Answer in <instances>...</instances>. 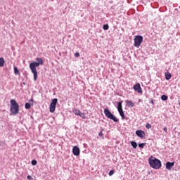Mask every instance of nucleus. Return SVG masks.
Listing matches in <instances>:
<instances>
[{
  "label": "nucleus",
  "mask_w": 180,
  "mask_h": 180,
  "mask_svg": "<svg viewBox=\"0 0 180 180\" xmlns=\"http://www.w3.org/2000/svg\"><path fill=\"white\" fill-rule=\"evenodd\" d=\"M73 113L76 115V116H79L81 113V111L78 109H74Z\"/></svg>",
  "instance_id": "nucleus-16"
},
{
  "label": "nucleus",
  "mask_w": 180,
  "mask_h": 180,
  "mask_svg": "<svg viewBox=\"0 0 180 180\" xmlns=\"http://www.w3.org/2000/svg\"><path fill=\"white\" fill-rule=\"evenodd\" d=\"M75 57H79V53L76 52V53H75Z\"/></svg>",
  "instance_id": "nucleus-26"
},
{
  "label": "nucleus",
  "mask_w": 180,
  "mask_h": 180,
  "mask_svg": "<svg viewBox=\"0 0 180 180\" xmlns=\"http://www.w3.org/2000/svg\"><path fill=\"white\" fill-rule=\"evenodd\" d=\"M146 129H151V124H150L149 123L146 124Z\"/></svg>",
  "instance_id": "nucleus-25"
},
{
  "label": "nucleus",
  "mask_w": 180,
  "mask_h": 180,
  "mask_svg": "<svg viewBox=\"0 0 180 180\" xmlns=\"http://www.w3.org/2000/svg\"><path fill=\"white\" fill-rule=\"evenodd\" d=\"M117 110H118V112H119L122 119H124L125 115H124V112H123V107L122 106V102L118 103Z\"/></svg>",
  "instance_id": "nucleus-7"
},
{
  "label": "nucleus",
  "mask_w": 180,
  "mask_h": 180,
  "mask_svg": "<svg viewBox=\"0 0 180 180\" xmlns=\"http://www.w3.org/2000/svg\"><path fill=\"white\" fill-rule=\"evenodd\" d=\"M134 89L139 94H143V90L141 89V86H140L139 83H138L134 86Z\"/></svg>",
  "instance_id": "nucleus-8"
},
{
  "label": "nucleus",
  "mask_w": 180,
  "mask_h": 180,
  "mask_svg": "<svg viewBox=\"0 0 180 180\" xmlns=\"http://www.w3.org/2000/svg\"><path fill=\"white\" fill-rule=\"evenodd\" d=\"M149 164L151 168H154L155 169H160L161 168V161L157 158H149Z\"/></svg>",
  "instance_id": "nucleus-2"
},
{
  "label": "nucleus",
  "mask_w": 180,
  "mask_h": 180,
  "mask_svg": "<svg viewBox=\"0 0 180 180\" xmlns=\"http://www.w3.org/2000/svg\"><path fill=\"white\" fill-rule=\"evenodd\" d=\"M126 103L128 108H134V103H133L131 101H126Z\"/></svg>",
  "instance_id": "nucleus-13"
},
{
  "label": "nucleus",
  "mask_w": 180,
  "mask_h": 180,
  "mask_svg": "<svg viewBox=\"0 0 180 180\" xmlns=\"http://www.w3.org/2000/svg\"><path fill=\"white\" fill-rule=\"evenodd\" d=\"M103 29L104 30H109V25L108 24H105L103 25Z\"/></svg>",
  "instance_id": "nucleus-21"
},
{
  "label": "nucleus",
  "mask_w": 180,
  "mask_h": 180,
  "mask_svg": "<svg viewBox=\"0 0 180 180\" xmlns=\"http://www.w3.org/2000/svg\"><path fill=\"white\" fill-rule=\"evenodd\" d=\"M79 116H80V117H82V119H86V116H85V113L84 112H80V115Z\"/></svg>",
  "instance_id": "nucleus-20"
},
{
  "label": "nucleus",
  "mask_w": 180,
  "mask_h": 180,
  "mask_svg": "<svg viewBox=\"0 0 180 180\" xmlns=\"http://www.w3.org/2000/svg\"><path fill=\"white\" fill-rule=\"evenodd\" d=\"M141 43H143V36H141V35L136 36L134 39V46L139 49V47L141 46Z\"/></svg>",
  "instance_id": "nucleus-5"
},
{
  "label": "nucleus",
  "mask_w": 180,
  "mask_h": 180,
  "mask_svg": "<svg viewBox=\"0 0 180 180\" xmlns=\"http://www.w3.org/2000/svg\"><path fill=\"white\" fill-rule=\"evenodd\" d=\"M131 145L134 148H137V143H136L135 141H131Z\"/></svg>",
  "instance_id": "nucleus-18"
},
{
  "label": "nucleus",
  "mask_w": 180,
  "mask_h": 180,
  "mask_svg": "<svg viewBox=\"0 0 180 180\" xmlns=\"http://www.w3.org/2000/svg\"><path fill=\"white\" fill-rule=\"evenodd\" d=\"M14 74H15V75H19L20 74L19 70L18 69L17 67H14Z\"/></svg>",
  "instance_id": "nucleus-17"
},
{
  "label": "nucleus",
  "mask_w": 180,
  "mask_h": 180,
  "mask_svg": "<svg viewBox=\"0 0 180 180\" xmlns=\"http://www.w3.org/2000/svg\"><path fill=\"white\" fill-rule=\"evenodd\" d=\"M32 165H37V161L34 160L32 161Z\"/></svg>",
  "instance_id": "nucleus-24"
},
{
  "label": "nucleus",
  "mask_w": 180,
  "mask_h": 180,
  "mask_svg": "<svg viewBox=\"0 0 180 180\" xmlns=\"http://www.w3.org/2000/svg\"><path fill=\"white\" fill-rule=\"evenodd\" d=\"M174 165H175V162H167L166 163V168H167V169H169V171H171V169H172V167H174Z\"/></svg>",
  "instance_id": "nucleus-11"
},
{
  "label": "nucleus",
  "mask_w": 180,
  "mask_h": 180,
  "mask_svg": "<svg viewBox=\"0 0 180 180\" xmlns=\"http://www.w3.org/2000/svg\"><path fill=\"white\" fill-rule=\"evenodd\" d=\"M144 146H146V143L139 144V147H140V148H144Z\"/></svg>",
  "instance_id": "nucleus-22"
},
{
  "label": "nucleus",
  "mask_w": 180,
  "mask_h": 180,
  "mask_svg": "<svg viewBox=\"0 0 180 180\" xmlns=\"http://www.w3.org/2000/svg\"><path fill=\"white\" fill-rule=\"evenodd\" d=\"M72 153L74 155H76V157H78V155H79V153H80L79 148L78 146H74L72 148Z\"/></svg>",
  "instance_id": "nucleus-9"
},
{
  "label": "nucleus",
  "mask_w": 180,
  "mask_h": 180,
  "mask_svg": "<svg viewBox=\"0 0 180 180\" xmlns=\"http://www.w3.org/2000/svg\"><path fill=\"white\" fill-rule=\"evenodd\" d=\"M58 102V100L57 98H54L51 103L50 107H49L51 113H54V112H56V106H57Z\"/></svg>",
  "instance_id": "nucleus-6"
},
{
  "label": "nucleus",
  "mask_w": 180,
  "mask_h": 180,
  "mask_svg": "<svg viewBox=\"0 0 180 180\" xmlns=\"http://www.w3.org/2000/svg\"><path fill=\"white\" fill-rule=\"evenodd\" d=\"M4 65H5V59L0 58V67H4Z\"/></svg>",
  "instance_id": "nucleus-15"
},
{
  "label": "nucleus",
  "mask_w": 180,
  "mask_h": 180,
  "mask_svg": "<svg viewBox=\"0 0 180 180\" xmlns=\"http://www.w3.org/2000/svg\"><path fill=\"white\" fill-rule=\"evenodd\" d=\"M36 60L38 62H33L30 64V68L32 74H34V79L37 81L38 74L36 68L39 67V65H43L44 64V60L41 58H37Z\"/></svg>",
  "instance_id": "nucleus-1"
},
{
  "label": "nucleus",
  "mask_w": 180,
  "mask_h": 180,
  "mask_svg": "<svg viewBox=\"0 0 180 180\" xmlns=\"http://www.w3.org/2000/svg\"><path fill=\"white\" fill-rule=\"evenodd\" d=\"M172 77V75H171V73H169V72H167L165 73V79L168 81L169 79H171V77Z\"/></svg>",
  "instance_id": "nucleus-14"
},
{
  "label": "nucleus",
  "mask_w": 180,
  "mask_h": 180,
  "mask_svg": "<svg viewBox=\"0 0 180 180\" xmlns=\"http://www.w3.org/2000/svg\"><path fill=\"white\" fill-rule=\"evenodd\" d=\"M98 136L100 137H102V136H103V133L102 131H101L99 134H98Z\"/></svg>",
  "instance_id": "nucleus-28"
},
{
  "label": "nucleus",
  "mask_w": 180,
  "mask_h": 180,
  "mask_svg": "<svg viewBox=\"0 0 180 180\" xmlns=\"http://www.w3.org/2000/svg\"><path fill=\"white\" fill-rule=\"evenodd\" d=\"M29 102H32V103H25V109H30V108L33 106V102H34L33 98L30 99Z\"/></svg>",
  "instance_id": "nucleus-12"
},
{
  "label": "nucleus",
  "mask_w": 180,
  "mask_h": 180,
  "mask_svg": "<svg viewBox=\"0 0 180 180\" xmlns=\"http://www.w3.org/2000/svg\"><path fill=\"white\" fill-rule=\"evenodd\" d=\"M163 130H164V131H165V132L167 133V131H168V129H167V127H165V128L163 129Z\"/></svg>",
  "instance_id": "nucleus-29"
},
{
  "label": "nucleus",
  "mask_w": 180,
  "mask_h": 180,
  "mask_svg": "<svg viewBox=\"0 0 180 180\" xmlns=\"http://www.w3.org/2000/svg\"><path fill=\"white\" fill-rule=\"evenodd\" d=\"M136 136H138V137H140L141 139H143L146 136V132L144 131L137 130L136 131Z\"/></svg>",
  "instance_id": "nucleus-10"
},
{
  "label": "nucleus",
  "mask_w": 180,
  "mask_h": 180,
  "mask_svg": "<svg viewBox=\"0 0 180 180\" xmlns=\"http://www.w3.org/2000/svg\"><path fill=\"white\" fill-rule=\"evenodd\" d=\"M27 178V179H30V180L33 179V178L30 175H28Z\"/></svg>",
  "instance_id": "nucleus-27"
},
{
  "label": "nucleus",
  "mask_w": 180,
  "mask_h": 180,
  "mask_svg": "<svg viewBox=\"0 0 180 180\" xmlns=\"http://www.w3.org/2000/svg\"><path fill=\"white\" fill-rule=\"evenodd\" d=\"M161 99H162V101H167L168 100V96H167L166 95H162L161 96Z\"/></svg>",
  "instance_id": "nucleus-19"
},
{
  "label": "nucleus",
  "mask_w": 180,
  "mask_h": 180,
  "mask_svg": "<svg viewBox=\"0 0 180 180\" xmlns=\"http://www.w3.org/2000/svg\"><path fill=\"white\" fill-rule=\"evenodd\" d=\"M113 174H115V170H110V172H109V174H108V175H109L110 176H112V175H113Z\"/></svg>",
  "instance_id": "nucleus-23"
},
{
  "label": "nucleus",
  "mask_w": 180,
  "mask_h": 180,
  "mask_svg": "<svg viewBox=\"0 0 180 180\" xmlns=\"http://www.w3.org/2000/svg\"><path fill=\"white\" fill-rule=\"evenodd\" d=\"M11 112L13 115H16L19 113V104L16 102V100H11Z\"/></svg>",
  "instance_id": "nucleus-3"
},
{
  "label": "nucleus",
  "mask_w": 180,
  "mask_h": 180,
  "mask_svg": "<svg viewBox=\"0 0 180 180\" xmlns=\"http://www.w3.org/2000/svg\"><path fill=\"white\" fill-rule=\"evenodd\" d=\"M104 115H105L106 117L108 119H110L111 120H113V122H115V123H117L119 122V120L116 118L112 112H110V110L107 108H105L104 110Z\"/></svg>",
  "instance_id": "nucleus-4"
}]
</instances>
